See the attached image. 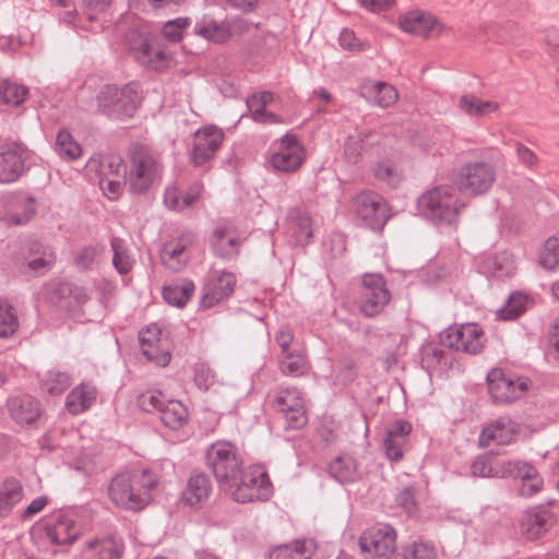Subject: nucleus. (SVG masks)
<instances>
[{"label":"nucleus","instance_id":"nucleus-22","mask_svg":"<svg viewBox=\"0 0 559 559\" xmlns=\"http://www.w3.org/2000/svg\"><path fill=\"white\" fill-rule=\"evenodd\" d=\"M122 539L114 534L97 535L84 543L82 559H120L123 554Z\"/></svg>","mask_w":559,"mask_h":559},{"label":"nucleus","instance_id":"nucleus-5","mask_svg":"<svg viewBox=\"0 0 559 559\" xmlns=\"http://www.w3.org/2000/svg\"><path fill=\"white\" fill-rule=\"evenodd\" d=\"M225 490L238 503L266 501L273 495V485L263 465L253 464L241 468L236 479Z\"/></svg>","mask_w":559,"mask_h":559},{"label":"nucleus","instance_id":"nucleus-53","mask_svg":"<svg viewBox=\"0 0 559 559\" xmlns=\"http://www.w3.org/2000/svg\"><path fill=\"white\" fill-rule=\"evenodd\" d=\"M19 318L14 307L0 299V337L12 336L19 329Z\"/></svg>","mask_w":559,"mask_h":559},{"label":"nucleus","instance_id":"nucleus-6","mask_svg":"<svg viewBox=\"0 0 559 559\" xmlns=\"http://www.w3.org/2000/svg\"><path fill=\"white\" fill-rule=\"evenodd\" d=\"M205 461L216 481L224 489L236 479L243 464L238 448L226 440L212 443L206 450Z\"/></svg>","mask_w":559,"mask_h":559},{"label":"nucleus","instance_id":"nucleus-62","mask_svg":"<svg viewBox=\"0 0 559 559\" xmlns=\"http://www.w3.org/2000/svg\"><path fill=\"white\" fill-rule=\"evenodd\" d=\"M373 173L379 180L385 182L392 188H395L401 181V175L388 162L377 164Z\"/></svg>","mask_w":559,"mask_h":559},{"label":"nucleus","instance_id":"nucleus-39","mask_svg":"<svg viewBox=\"0 0 559 559\" xmlns=\"http://www.w3.org/2000/svg\"><path fill=\"white\" fill-rule=\"evenodd\" d=\"M314 552L311 539L296 540L274 548L267 559H310Z\"/></svg>","mask_w":559,"mask_h":559},{"label":"nucleus","instance_id":"nucleus-51","mask_svg":"<svg viewBox=\"0 0 559 559\" xmlns=\"http://www.w3.org/2000/svg\"><path fill=\"white\" fill-rule=\"evenodd\" d=\"M55 151L61 158L68 160H74L82 154L81 145L67 129H62L58 132Z\"/></svg>","mask_w":559,"mask_h":559},{"label":"nucleus","instance_id":"nucleus-64","mask_svg":"<svg viewBox=\"0 0 559 559\" xmlns=\"http://www.w3.org/2000/svg\"><path fill=\"white\" fill-rule=\"evenodd\" d=\"M396 503L408 514H413L417 510L414 486L403 488L395 499Z\"/></svg>","mask_w":559,"mask_h":559},{"label":"nucleus","instance_id":"nucleus-48","mask_svg":"<svg viewBox=\"0 0 559 559\" xmlns=\"http://www.w3.org/2000/svg\"><path fill=\"white\" fill-rule=\"evenodd\" d=\"M187 418L188 411L186 406L177 400L167 401L160 411L163 424L173 430L179 429Z\"/></svg>","mask_w":559,"mask_h":559},{"label":"nucleus","instance_id":"nucleus-29","mask_svg":"<svg viewBox=\"0 0 559 559\" xmlns=\"http://www.w3.org/2000/svg\"><path fill=\"white\" fill-rule=\"evenodd\" d=\"M212 481L204 473H193L181 493L185 504L199 507L205 503L212 492Z\"/></svg>","mask_w":559,"mask_h":559},{"label":"nucleus","instance_id":"nucleus-11","mask_svg":"<svg viewBox=\"0 0 559 559\" xmlns=\"http://www.w3.org/2000/svg\"><path fill=\"white\" fill-rule=\"evenodd\" d=\"M391 299V293L381 274L367 273L362 276L359 307L366 317L379 314Z\"/></svg>","mask_w":559,"mask_h":559},{"label":"nucleus","instance_id":"nucleus-57","mask_svg":"<svg viewBox=\"0 0 559 559\" xmlns=\"http://www.w3.org/2000/svg\"><path fill=\"white\" fill-rule=\"evenodd\" d=\"M366 133L362 131H355V134L347 136L344 144V154L346 158L352 163H357L361 152L364 150V139Z\"/></svg>","mask_w":559,"mask_h":559},{"label":"nucleus","instance_id":"nucleus-10","mask_svg":"<svg viewBox=\"0 0 559 559\" xmlns=\"http://www.w3.org/2000/svg\"><path fill=\"white\" fill-rule=\"evenodd\" d=\"M440 338L443 346L472 355L478 354L486 342L484 331L477 323L450 326Z\"/></svg>","mask_w":559,"mask_h":559},{"label":"nucleus","instance_id":"nucleus-12","mask_svg":"<svg viewBox=\"0 0 559 559\" xmlns=\"http://www.w3.org/2000/svg\"><path fill=\"white\" fill-rule=\"evenodd\" d=\"M305 160V146L298 136L293 133L283 135L277 151L270 156V165L277 173H296Z\"/></svg>","mask_w":559,"mask_h":559},{"label":"nucleus","instance_id":"nucleus-16","mask_svg":"<svg viewBox=\"0 0 559 559\" xmlns=\"http://www.w3.org/2000/svg\"><path fill=\"white\" fill-rule=\"evenodd\" d=\"M273 406L284 414L288 428L299 429L307 423L304 397L295 386L280 388Z\"/></svg>","mask_w":559,"mask_h":559},{"label":"nucleus","instance_id":"nucleus-21","mask_svg":"<svg viewBox=\"0 0 559 559\" xmlns=\"http://www.w3.org/2000/svg\"><path fill=\"white\" fill-rule=\"evenodd\" d=\"M224 140V132L216 126H205L194 133L192 162L203 165L210 160L219 148Z\"/></svg>","mask_w":559,"mask_h":559},{"label":"nucleus","instance_id":"nucleus-44","mask_svg":"<svg viewBox=\"0 0 559 559\" xmlns=\"http://www.w3.org/2000/svg\"><path fill=\"white\" fill-rule=\"evenodd\" d=\"M162 261L171 271H180L188 261L187 245L183 239L167 242L162 251Z\"/></svg>","mask_w":559,"mask_h":559},{"label":"nucleus","instance_id":"nucleus-49","mask_svg":"<svg viewBox=\"0 0 559 559\" xmlns=\"http://www.w3.org/2000/svg\"><path fill=\"white\" fill-rule=\"evenodd\" d=\"M531 299L522 293H513L502 308L497 311V318L500 320H514L524 313Z\"/></svg>","mask_w":559,"mask_h":559},{"label":"nucleus","instance_id":"nucleus-41","mask_svg":"<svg viewBox=\"0 0 559 559\" xmlns=\"http://www.w3.org/2000/svg\"><path fill=\"white\" fill-rule=\"evenodd\" d=\"M9 406L12 417L24 424L35 423L40 412L39 403L31 396L11 399Z\"/></svg>","mask_w":559,"mask_h":559},{"label":"nucleus","instance_id":"nucleus-63","mask_svg":"<svg viewBox=\"0 0 559 559\" xmlns=\"http://www.w3.org/2000/svg\"><path fill=\"white\" fill-rule=\"evenodd\" d=\"M102 252V248L97 246H88L82 248L76 257H75V264L81 270H90L94 262L96 257Z\"/></svg>","mask_w":559,"mask_h":559},{"label":"nucleus","instance_id":"nucleus-24","mask_svg":"<svg viewBox=\"0 0 559 559\" xmlns=\"http://www.w3.org/2000/svg\"><path fill=\"white\" fill-rule=\"evenodd\" d=\"M34 213V200L25 193L3 194L0 197V215L13 224H25Z\"/></svg>","mask_w":559,"mask_h":559},{"label":"nucleus","instance_id":"nucleus-52","mask_svg":"<svg viewBox=\"0 0 559 559\" xmlns=\"http://www.w3.org/2000/svg\"><path fill=\"white\" fill-rule=\"evenodd\" d=\"M71 384V377L59 370L48 371L41 380V389L50 395H59Z\"/></svg>","mask_w":559,"mask_h":559},{"label":"nucleus","instance_id":"nucleus-30","mask_svg":"<svg viewBox=\"0 0 559 559\" xmlns=\"http://www.w3.org/2000/svg\"><path fill=\"white\" fill-rule=\"evenodd\" d=\"M513 464L516 465V468L512 471L510 477H519L521 479L520 496L531 498L543 490L544 479L533 465L522 461H513Z\"/></svg>","mask_w":559,"mask_h":559},{"label":"nucleus","instance_id":"nucleus-8","mask_svg":"<svg viewBox=\"0 0 559 559\" xmlns=\"http://www.w3.org/2000/svg\"><path fill=\"white\" fill-rule=\"evenodd\" d=\"M87 174L95 173L98 186L109 200H117L122 194L127 182V167L120 158L111 157L100 160L91 157L86 163Z\"/></svg>","mask_w":559,"mask_h":559},{"label":"nucleus","instance_id":"nucleus-34","mask_svg":"<svg viewBox=\"0 0 559 559\" xmlns=\"http://www.w3.org/2000/svg\"><path fill=\"white\" fill-rule=\"evenodd\" d=\"M433 15L423 11H412L400 17V27L406 32L421 37H427L436 26Z\"/></svg>","mask_w":559,"mask_h":559},{"label":"nucleus","instance_id":"nucleus-37","mask_svg":"<svg viewBox=\"0 0 559 559\" xmlns=\"http://www.w3.org/2000/svg\"><path fill=\"white\" fill-rule=\"evenodd\" d=\"M280 371L287 377H301L310 369V362L302 349H295L278 356Z\"/></svg>","mask_w":559,"mask_h":559},{"label":"nucleus","instance_id":"nucleus-35","mask_svg":"<svg viewBox=\"0 0 559 559\" xmlns=\"http://www.w3.org/2000/svg\"><path fill=\"white\" fill-rule=\"evenodd\" d=\"M213 251L222 258H229L238 252L240 239L228 226H217L211 238Z\"/></svg>","mask_w":559,"mask_h":559},{"label":"nucleus","instance_id":"nucleus-33","mask_svg":"<svg viewBox=\"0 0 559 559\" xmlns=\"http://www.w3.org/2000/svg\"><path fill=\"white\" fill-rule=\"evenodd\" d=\"M484 273L498 278L510 277L515 273L516 260L512 252L502 251L484 260Z\"/></svg>","mask_w":559,"mask_h":559},{"label":"nucleus","instance_id":"nucleus-46","mask_svg":"<svg viewBox=\"0 0 559 559\" xmlns=\"http://www.w3.org/2000/svg\"><path fill=\"white\" fill-rule=\"evenodd\" d=\"M28 90L23 84L0 78V104L20 107L26 99Z\"/></svg>","mask_w":559,"mask_h":559},{"label":"nucleus","instance_id":"nucleus-54","mask_svg":"<svg viewBox=\"0 0 559 559\" xmlns=\"http://www.w3.org/2000/svg\"><path fill=\"white\" fill-rule=\"evenodd\" d=\"M539 263L547 270L559 266V234L549 237L539 252Z\"/></svg>","mask_w":559,"mask_h":559},{"label":"nucleus","instance_id":"nucleus-14","mask_svg":"<svg viewBox=\"0 0 559 559\" xmlns=\"http://www.w3.org/2000/svg\"><path fill=\"white\" fill-rule=\"evenodd\" d=\"M496 179L495 168L484 162L469 163L463 166L456 177L460 190L471 194H481L488 191Z\"/></svg>","mask_w":559,"mask_h":559},{"label":"nucleus","instance_id":"nucleus-15","mask_svg":"<svg viewBox=\"0 0 559 559\" xmlns=\"http://www.w3.org/2000/svg\"><path fill=\"white\" fill-rule=\"evenodd\" d=\"M34 163V154L23 144L13 143L7 146L0 152V182H14Z\"/></svg>","mask_w":559,"mask_h":559},{"label":"nucleus","instance_id":"nucleus-17","mask_svg":"<svg viewBox=\"0 0 559 559\" xmlns=\"http://www.w3.org/2000/svg\"><path fill=\"white\" fill-rule=\"evenodd\" d=\"M487 381L491 397L501 403H509L521 397L528 389L526 378L514 377L496 369L488 373Z\"/></svg>","mask_w":559,"mask_h":559},{"label":"nucleus","instance_id":"nucleus-27","mask_svg":"<svg viewBox=\"0 0 559 559\" xmlns=\"http://www.w3.org/2000/svg\"><path fill=\"white\" fill-rule=\"evenodd\" d=\"M193 33L214 44H224L231 37L229 23L227 21H217L209 14H203L195 21Z\"/></svg>","mask_w":559,"mask_h":559},{"label":"nucleus","instance_id":"nucleus-20","mask_svg":"<svg viewBox=\"0 0 559 559\" xmlns=\"http://www.w3.org/2000/svg\"><path fill=\"white\" fill-rule=\"evenodd\" d=\"M353 209L357 216L371 227L383 225L389 217L386 202L373 192L359 193L353 200Z\"/></svg>","mask_w":559,"mask_h":559},{"label":"nucleus","instance_id":"nucleus-18","mask_svg":"<svg viewBox=\"0 0 559 559\" xmlns=\"http://www.w3.org/2000/svg\"><path fill=\"white\" fill-rule=\"evenodd\" d=\"M139 341L143 355L157 366L165 367L170 361L168 342L162 337L160 328L152 323L140 331Z\"/></svg>","mask_w":559,"mask_h":559},{"label":"nucleus","instance_id":"nucleus-4","mask_svg":"<svg viewBox=\"0 0 559 559\" xmlns=\"http://www.w3.org/2000/svg\"><path fill=\"white\" fill-rule=\"evenodd\" d=\"M91 519L86 508L60 510L45 519L44 531L52 544L71 545L87 530Z\"/></svg>","mask_w":559,"mask_h":559},{"label":"nucleus","instance_id":"nucleus-31","mask_svg":"<svg viewBox=\"0 0 559 559\" xmlns=\"http://www.w3.org/2000/svg\"><path fill=\"white\" fill-rule=\"evenodd\" d=\"M360 93L366 99L382 108L394 105L399 99L396 88L385 82L365 81L360 86Z\"/></svg>","mask_w":559,"mask_h":559},{"label":"nucleus","instance_id":"nucleus-7","mask_svg":"<svg viewBox=\"0 0 559 559\" xmlns=\"http://www.w3.org/2000/svg\"><path fill=\"white\" fill-rule=\"evenodd\" d=\"M140 99L139 85L133 82L121 86L105 85L97 96L99 110L116 119L132 117L138 109Z\"/></svg>","mask_w":559,"mask_h":559},{"label":"nucleus","instance_id":"nucleus-3","mask_svg":"<svg viewBox=\"0 0 559 559\" xmlns=\"http://www.w3.org/2000/svg\"><path fill=\"white\" fill-rule=\"evenodd\" d=\"M126 167L129 190L134 194H145L162 181L164 167L160 159L142 146L130 148Z\"/></svg>","mask_w":559,"mask_h":559},{"label":"nucleus","instance_id":"nucleus-32","mask_svg":"<svg viewBox=\"0 0 559 559\" xmlns=\"http://www.w3.org/2000/svg\"><path fill=\"white\" fill-rule=\"evenodd\" d=\"M274 100V95L271 92H261L253 94L247 98V107L251 114L253 121L265 124L281 123L282 119L265 108Z\"/></svg>","mask_w":559,"mask_h":559},{"label":"nucleus","instance_id":"nucleus-47","mask_svg":"<svg viewBox=\"0 0 559 559\" xmlns=\"http://www.w3.org/2000/svg\"><path fill=\"white\" fill-rule=\"evenodd\" d=\"M110 245L114 253L112 265L115 270L120 275L128 274L134 265V258L130 253L127 242L119 237H114Z\"/></svg>","mask_w":559,"mask_h":559},{"label":"nucleus","instance_id":"nucleus-45","mask_svg":"<svg viewBox=\"0 0 559 559\" xmlns=\"http://www.w3.org/2000/svg\"><path fill=\"white\" fill-rule=\"evenodd\" d=\"M288 229L297 245L304 246L313 236V223L307 213L294 212L289 216Z\"/></svg>","mask_w":559,"mask_h":559},{"label":"nucleus","instance_id":"nucleus-9","mask_svg":"<svg viewBox=\"0 0 559 559\" xmlns=\"http://www.w3.org/2000/svg\"><path fill=\"white\" fill-rule=\"evenodd\" d=\"M359 546L367 559H388L396 549V532L388 524L373 525L361 534Z\"/></svg>","mask_w":559,"mask_h":559},{"label":"nucleus","instance_id":"nucleus-43","mask_svg":"<svg viewBox=\"0 0 559 559\" xmlns=\"http://www.w3.org/2000/svg\"><path fill=\"white\" fill-rule=\"evenodd\" d=\"M112 0H84V14L90 23V31L97 33L105 28L108 22L107 12Z\"/></svg>","mask_w":559,"mask_h":559},{"label":"nucleus","instance_id":"nucleus-61","mask_svg":"<svg viewBox=\"0 0 559 559\" xmlns=\"http://www.w3.org/2000/svg\"><path fill=\"white\" fill-rule=\"evenodd\" d=\"M56 292L62 297L69 295L79 305L85 304L90 299V293L85 287L71 283H59Z\"/></svg>","mask_w":559,"mask_h":559},{"label":"nucleus","instance_id":"nucleus-40","mask_svg":"<svg viewBox=\"0 0 559 559\" xmlns=\"http://www.w3.org/2000/svg\"><path fill=\"white\" fill-rule=\"evenodd\" d=\"M329 473L341 484L353 483L359 477L357 462L348 454L335 457L329 465Z\"/></svg>","mask_w":559,"mask_h":559},{"label":"nucleus","instance_id":"nucleus-25","mask_svg":"<svg viewBox=\"0 0 559 559\" xmlns=\"http://www.w3.org/2000/svg\"><path fill=\"white\" fill-rule=\"evenodd\" d=\"M521 431L520 425L507 417H500L486 426L479 436L483 447L491 444L507 445L516 440Z\"/></svg>","mask_w":559,"mask_h":559},{"label":"nucleus","instance_id":"nucleus-1","mask_svg":"<svg viewBox=\"0 0 559 559\" xmlns=\"http://www.w3.org/2000/svg\"><path fill=\"white\" fill-rule=\"evenodd\" d=\"M158 483L159 475L151 468L120 473L108 485V498L117 508L141 511L152 502Z\"/></svg>","mask_w":559,"mask_h":559},{"label":"nucleus","instance_id":"nucleus-2","mask_svg":"<svg viewBox=\"0 0 559 559\" xmlns=\"http://www.w3.org/2000/svg\"><path fill=\"white\" fill-rule=\"evenodd\" d=\"M465 203L459 198L457 189L453 186H437L417 200V212L420 216L431 221L438 226H453Z\"/></svg>","mask_w":559,"mask_h":559},{"label":"nucleus","instance_id":"nucleus-56","mask_svg":"<svg viewBox=\"0 0 559 559\" xmlns=\"http://www.w3.org/2000/svg\"><path fill=\"white\" fill-rule=\"evenodd\" d=\"M191 19L187 16L167 21L162 28V35L170 43H178L183 37V32L190 27Z\"/></svg>","mask_w":559,"mask_h":559},{"label":"nucleus","instance_id":"nucleus-55","mask_svg":"<svg viewBox=\"0 0 559 559\" xmlns=\"http://www.w3.org/2000/svg\"><path fill=\"white\" fill-rule=\"evenodd\" d=\"M153 52L154 57L150 59L146 52L142 51L138 57V62L154 70H160L170 63L173 56L166 46L156 44Z\"/></svg>","mask_w":559,"mask_h":559},{"label":"nucleus","instance_id":"nucleus-50","mask_svg":"<svg viewBox=\"0 0 559 559\" xmlns=\"http://www.w3.org/2000/svg\"><path fill=\"white\" fill-rule=\"evenodd\" d=\"M498 104L491 100H480L475 96L463 95L459 108L471 117H483L498 109Z\"/></svg>","mask_w":559,"mask_h":559},{"label":"nucleus","instance_id":"nucleus-19","mask_svg":"<svg viewBox=\"0 0 559 559\" xmlns=\"http://www.w3.org/2000/svg\"><path fill=\"white\" fill-rule=\"evenodd\" d=\"M236 277L231 272H213L204 283L201 296V307L212 308L234 293Z\"/></svg>","mask_w":559,"mask_h":559},{"label":"nucleus","instance_id":"nucleus-23","mask_svg":"<svg viewBox=\"0 0 559 559\" xmlns=\"http://www.w3.org/2000/svg\"><path fill=\"white\" fill-rule=\"evenodd\" d=\"M411 432L412 425L404 419L395 420L388 426L382 447L389 461L400 462L403 460Z\"/></svg>","mask_w":559,"mask_h":559},{"label":"nucleus","instance_id":"nucleus-28","mask_svg":"<svg viewBox=\"0 0 559 559\" xmlns=\"http://www.w3.org/2000/svg\"><path fill=\"white\" fill-rule=\"evenodd\" d=\"M97 397V388L92 382H82L69 392L64 406L70 414L79 415L92 408Z\"/></svg>","mask_w":559,"mask_h":559},{"label":"nucleus","instance_id":"nucleus-13","mask_svg":"<svg viewBox=\"0 0 559 559\" xmlns=\"http://www.w3.org/2000/svg\"><path fill=\"white\" fill-rule=\"evenodd\" d=\"M559 515V500H548L528 511L522 518V531L528 539H537L552 527Z\"/></svg>","mask_w":559,"mask_h":559},{"label":"nucleus","instance_id":"nucleus-26","mask_svg":"<svg viewBox=\"0 0 559 559\" xmlns=\"http://www.w3.org/2000/svg\"><path fill=\"white\" fill-rule=\"evenodd\" d=\"M56 261V254L51 247L38 241L31 243L28 255L20 265V271L28 276L43 275L48 272Z\"/></svg>","mask_w":559,"mask_h":559},{"label":"nucleus","instance_id":"nucleus-38","mask_svg":"<svg viewBox=\"0 0 559 559\" xmlns=\"http://www.w3.org/2000/svg\"><path fill=\"white\" fill-rule=\"evenodd\" d=\"M195 290V285L190 280H182L177 283H170L163 287L164 300L174 307L183 308L187 302L192 298Z\"/></svg>","mask_w":559,"mask_h":559},{"label":"nucleus","instance_id":"nucleus-42","mask_svg":"<svg viewBox=\"0 0 559 559\" xmlns=\"http://www.w3.org/2000/svg\"><path fill=\"white\" fill-rule=\"evenodd\" d=\"M23 498V486L15 478H7L0 484V516H8Z\"/></svg>","mask_w":559,"mask_h":559},{"label":"nucleus","instance_id":"nucleus-36","mask_svg":"<svg viewBox=\"0 0 559 559\" xmlns=\"http://www.w3.org/2000/svg\"><path fill=\"white\" fill-rule=\"evenodd\" d=\"M515 466L510 460L492 464L487 457H478L473 462L471 472L474 476L509 478L512 471H515Z\"/></svg>","mask_w":559,"mask_h":559},{"label":"nucleus","instance_id":"nucleus-58","mask_svg":"<svg viewBox=\"0 0 559 559\" xmlns=\"http://www.w3.org/2000/svg\"><path fill=\"white\" fill-rule=\"evenodd\" d=\"M165 403L162 392L157 390L144 392L138 399L140 408L147 413H152L154 411H158L160 413Z\"/></svg>","mask_w":559,"mask_h":559},{"label":"nucleus","instance_id":"nucleus-59","mask_svg":"<svg viewBox=\"0 0 559 559\" xmlns=\"http://www.w3.org/2000/svg\"><path fill=\"white\" fill-rule=\"evenodd\" d=\"M194 383L201 391H207L216 380L215 372L204 362L194 366Z\"/></svg>","mask_w":559,"mask_h":559},{"label":"nucleus","instance_id":"nucleus-60","mask_svg":"<svg viewBox=\"0 0 559 559\" xmlns=\"http://www.w3.org/2000/svg\"><path fill=\"white\" fill-rule=\"evenodd\" d=\"M436 548L429 542H414L405 551V559H433Z\"/></svg>","mask_w":559,"mask_h":559}]
</instances>
